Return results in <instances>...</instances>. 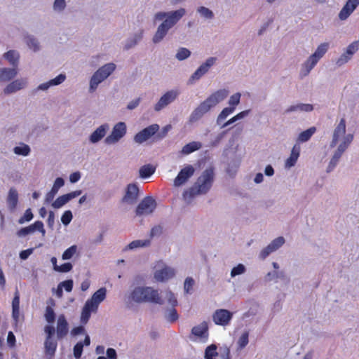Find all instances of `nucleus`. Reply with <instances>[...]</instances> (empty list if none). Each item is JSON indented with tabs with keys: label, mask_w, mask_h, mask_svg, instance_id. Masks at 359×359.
Masks as SVG:
<instances>
[{
	"label": "nucleus",
	"mask_w": 359,
	"mask_h": 359,
	"mask_svg": "<svg viewBox=\"0 0 359 359\" xmlns=\"http://www.w3.org/2000/svg\"><path fill=\"white\" fill-rule=\"evenodd\" d=\"M228 95L229 91L226 89H219L212 93L194 110L190 116V121H196L200 119L212 108L223 101Z\"/></svg>",
	"instance_id": "f257e3e1"
},
{
	"label": "nucleus",
	"mask_w": 359,
	"mask_h": 359,
	"mask_svg": "<svg viewBox=\"0 0 359 359\" xmlns=\"http://www.w3.org/2000/svg\"><path fill=\"white\" fill-rule=\"evenodd\" d=\"M107 297V289L101 287L95 292L90 299H88L81 311V323L83 325L86 324L91 316L92 313L97 311L99 305Z\"/></svg>",
	"instance_id": "f03ea898"
},
{
	"label": "nucleus",
	"mask_w": 359,
	"mask_h": 359,
	"mask_svg": "<svg viewBox=\"0 0 359 359\" xmlns=\"http://www.w3.org/2000/svg\"><path fill=\"white\" fill-rule=\"evenodd\" d=\"M130 298L137 303L163 304L158 291L151 287H136L130 293Z\"/></svg>",
	"instance_id": "7ed1b4c3"
},
{
	"label": "nucleus",
	"mask_w": 359,
	"mask_h": 359,
	"mask_svg": "<svg viewBox=\"0 0 359 359\" xmlns=\"http://www.w3.org/2000/svg\"><path fill=\"white\" fill-rule=\"evenodd\" d=\"M185 14V10L180 8L172 11L168 18L158 26L156 34L153 37V42L156 43L160 42L168 33L169 29L173 27L180 19Z\"/></svg>",
	"instance_id": "20e7f679"
},
{
	"label": "nucleus",
	"mask_w": 359,
	"mask_h": 359,
	"mask_svg": "<svg viewBox=\"0 0 359 359\" xmlns=\"http://www.w3.org/2000/svg\"><path fill=\"white\" fill-rule=\"evenodd\" d=\"M215 172L212 168L205 169L198 178L195 186L191 189L193 194H206L211 188L214 181Z\"/></svg>",
	"instance_id": "39448f33"
},
{
	"label": "nucleus",
	"mask_w": 359,
	"mask_h": 359,
	"mask_svg": "<svg viewBox=\"0 0 359 359\" xmlns=\"http://www.w3.org/2000/svg\"><path fill=\"white\" fill-rule=\"evenodd\" d=\"M329 47L327 43H323L319 45L313 54H312L304 62L302 67V75L306 76L311 70L316 66L319 60L326 53Z\"/></svg>",
	"instance_id": "423d86ee"
},
{
	"label": "nucleus",
	"mask_w": 359,
	"mask_h": 359,
	"mask_svg": "<svg viewBox=\"0 0 359 359\" xmlns=\"http://www.w3.org/2000/svg\"><path fill=\"white\" fill-rule=\"evenodd\" d=\"M116 65L114 63H107L99 68L92 76L90 81V89L94 91L97 86L107 79L115 70Z\"/></svg>",
	"instance_id": "0eeeda50"
},
{
	"label": "nucleus",
	"mask_w": 359,
	"mask_h": 359,
	"mask_svg": "<svg viewBox=\"0 0 359 359\" xmlns=\"http://www.w3.org/2000/svg\"><path fill=\"white\" fill-rule=\"evenodd\" d=\"M157 203L151 196L144 197L136 208L135 213L137 216L148 215L156 209Z\"/></svg>",
	"instance_id": "6e6552de"
},
{
	"label": "nucleus",
	"mask_w": 359,
	"mask_h": 359,
	"mask_svg": "<svg viewBox=\"0 0 359 359\" xmlns=\"http://www.w3.org/2000/svg\"><path fill=\"white\" fill-rule=\"evenodd\" d=\"M233 315V313L227 309H217L212 314V320L217 325L226 326L232 320Z\"/></svg>",
	"instance_id": "1a4fd4ad"
},
{
	"label": "nucleus",
	"mask_w": 359,
	"mask_h": 359,
	"mask_svg": "<svg viewBox=\"0 0 359 359\" xmlns=\"http://www.w3.org/2000/svg\"><path fill=\"white\" fill-rule=\"evenodd\" d=\"M126 133V125L124 122H118L113 129L111 133L105 139L108 144H114L118 142Z\"/></svg>",
	"instance_id": "9d476101"
},
{
	"label": "nucleus",
	"mask_w": 359,
	"mask_h": 359,
	"mask_svg": "<svg viewBox=\"0 0 359 359\" xmlns=\"http://www.w3.org/2000/svg\"><path fill=\"white\" fill-rule=\"evenodd\" d=\"M158 130L159 126L158 124L154 123L150 125L137 133L134 137V140L137 143L142 144L148 140L150 137H154Z\"/></svg>",
	"instance_id": "9b49d317"
},
{
	"label": "nucleus",
	"mask_w": 359,
	"mask_h": 359,
	"mask_svg": "<svg viewBox=\"0 0 359 359\" xmlns=\"http://www.w3.org/2000/svg\"><path fill=\"white\" fill-rule=\"evenodd\" d=\"M179 95V92L177 90H171L166 92L158 100V102L155 104L154 109L156 111H160L170 103L173 102Z\"/></svg>",
	"instance_id": "f8f14e48"
},
{
	"label": "nucleus",
	"mask_w": 359,
	"mask_h": 359,
	"mask_svg": "<svg viewBox=\"0 0 359 359\" xmlns=\"http://www.w3.org/2000/svg\"><path fill=\"white\" fill-rule=\"evenodd\" d=\"M194 173V168L192 165H189L182 168L174 180V184L180 187L184 184L189 177Z\"/></svg>",
	"instance_id": "ddd939ff"
},
{
	"label": "nucleus",
	"mask_w": 359,
	"mask_h": 359,
	"mask_svg": "<svg viewBox=\"0 0 359 359\" xmlns=\"http://www.w3.org/2000/svg\"><path fill=\"white\" fill-rule=\"evenodd\" d=\"M216 58L210 57L206 60L191 75L190 81L198 80L202 76H203L209 69L215 64Z\"/></svg>",
	"instance_id": "4468645a"
},
{
	"label": "nucleus",
	"mask_w": 359,
	"mask_h": 359,
	"mask_svg": "<svg viewBox=\"0 0 359 359\" xmlns=\"http://www.w3.org/2000/svg\"><path fill=\"white\" fill-rule=\"evenodd\" d=\"M139 189L135 184H130L127 187L126 192L122 201L128 204H133L137 201Z\"/></svg>",
	"instance_id": "2eb2a0df"
},
{
	"label": "nucleus",
	"mask_w": 359,
	"mask_h": 359,
	"mask_svg": "<svg viewBox=\"0 0 359 359\" xmlns=\"http://www.w3.org/2000/svg\"><path fill=\"white\" fill-rule=\"evenodd\" d=\"M191 334L196 338L207 340L209 336L208 325L207 322L203 321L199 325L193 327Z\"/></svg>",
	"instance_id": "dca6fc26"
},
{
	"label": "nucleus",
	"mask_w": 359,
	"mask_h": 359,
	"mask_svg": "<svg viewBox=\"0 0 359 359\" xmlns=\"http://www.w3.org/2000/svg\"><path fill=\"white\" fill-rule=\"evenodd\" d=\"M69 331L68 323L64 315H60L57 322V337L58 339L64 338Z\"/></svg>",
	"instance_id": "f3484780"
},
{
	"label": "nucleus",
	"mask_w": 359,
	"mask_h": 359,
	"mask_svg": "<svg viewBox=\"0 0 359 359\" xmlns=\"http://www.w3.org/2000/svg\"><path fill=\"white\" fill-rule=\"evenodd\" d=\"M346 133V121L344 118H341L339 124L334 128L333 133V137L330 143V147H334L338 143L341 136L345 135Z\"/></svg>",
	"instance_id": "a211bd4d"
},
{
	"label": "nucleus",
	"mask_w": 359,
	"mask_h": 359,
	"mask_svg": "<svg viewBox=\"0 0 359 359\" xmlns=\"http://www.w3.org/2000/svg\"><path fill=\"white\" fill-rule=\"evenodd\" d=\"M359 5V0H348L341 10L339 17L341 20H346Z\"/></svg>",
	"instance_id": "6ab92c4d"
},
{
	"label": "nucleus",
	"mask_w": 359,
	"mask_h": 359,
	"mask_svg": "<svg viewBox=\"0 0 359 359\" xmlns=\"http://www.w3.org/2000/svg\"><path fill=\"white\" fill-rule=\"evenodd\" d=\"M175 274V270L170 267H164L155 272L154 278L158 281H165L172 278Z\"/></svg>",
	"instance_id": "aec40b11"
},
{
	"label": "nucleus",
	"mask_w": 359,
	"mask_h": 359,
	"mask_svg": "<svg viewBox=\"0 0 359 359\" xmlns=\"http://www.w3.org/2000/svg\"><path fill=\"white\" fill-rule=\"evenodd\" d=\"M20 317V293L18 290H16L14 294V297L12 301V318L14 321L17 323L19 320Z\"/></svg>",
	"instance_id": "412c9836"
},
{
	"label": "nucleus",
	"mask_w": 359,
	"mask_h": 359,
	"mask_svg": "<svg viewBox=\"0 0 359 359\" xmlns=\"http://www.w3.org/2000/svg\"><path fill=\"white\" fill-rule=\"evenodd\" d=\"M27 83L26 79H16L10 83L4 89L6 94L15 93L20 89H22Z\"/></svg>",
	"instance_id": "4be33fe9"
},
{
	"label": "nucleus",
	"mask_w": 359,
	"mask_h": 359,
	"mask_svg": "<svg viewBox=\"0 0 359 359\" xmlns=\"http://www.w3.org/2000/svg\"><path fill=\"white\" fill-rule=\"evenodd\" d=\"M64 184H65V181L62 177L56 178L51 190L46 196V203H50L53 200L55 194L58 191V189L60 187H62L64 185Z\"/></svg>",
	"instance_id": "5701e85b"
},
{
	"label": "nucleus",
	"mask_w": 359,
	"mask_h": 359,
	"mask_svg": "<svg viewBox=\"0 0 359 359\" xmlns=\"http://www.w3.org/2000/svg\"><path fill=\"white\" fill-rule=\"evenodd\" d=\"M300 154V146L294 144L292 149L290 157L285 161V167L291 168L294 166L297 161Z\"/></svg>",
	"instance_id": "b1692460"
},
{
	"label": "nucleus",
	"mask_w": 359,
	"mask_h": 359,
	"mask_svg": "<svg viewBox=\"0 0 359 359\" xmlns=\"http://www.w3.org/2000/svg\"><path fill=\"white\" fill-rule=\"evenodd\" d=\"M18 194L15 189L11 188L7 197V204L11 210H14L18 205Z\"/></svg>",
	"instance_id": "393cba45"
},
{
	"label": "nucleus",
	"mask_w": 359,
	"mask_h": 359,
	"mask_svg": "<svg viewBox=\"0 0 359 359\" xmlns=\"http://www.w3.org/2000/svg\"><path fill=\"white\" fill-rule=\"evenodd\" d=\"M18 74L15 68H1L0 81H8L14 78Z\"/></svg>",
	"instance_id": "a878e982"
},
{
	"label": "nucleus",
	"mask_w": 359,
	"mask_h": 359,
	"mask_svg": "<svg viewBox=\"0 0 359 359\" xmlns=\"http://www.w3.org/2000/svg\"><path fill=\"white\" fill-rule=\"evenodd\" d=\"M107 128V125H102L98 127L90 136V141L92 143L99 142L105 135Z\"/></svg>",
	"instance_id": "bb28decb"
},
{
	"label": "nucleus",
	"mask_w": 359,
	"mask_h": 359,
	"mask_svg": "<svg viewBox=\"0 0 359 359\" xmlns=\"http://www.w3.org/2000/svg\"><path fill=\"white\" fill-rule=\"evenodd\" d=\"M50 306H47L45 312V318L48 323H54L55 320V313L51 306H55V301L50 298L48 302Z\"/></svg>",
	"instance_id": "cd10ccee"
},
{
	"label": "nucleus",
	"mask_w": 359,
	"mask_h": 359,
	"mask_svg": "<svg viewBox=\"0 0 359 359\" xmlns=\"http://www.w3.org/2000/svg\"><path fill=\"white\" fill-rule=\"evenodd\" d=\"M201 147V143L199 142H191L182 147V153L184 154H189Z\"/></svg>",
	"instance_id": "c85d7f7f"
},
{
	"label": "nucleus",
	"mask_w": 359,
	"mask_h": 359,
	"mask_svg": "<svg viewBox=\"0 0 359 359\" xmlns=\"http://www.w3.org/2000/svg\"><path fill=\"white\" fill-rule=\"evenodd\" d=\"M57 348V342L53 339H46L45 341V351L50 357L53 356Z\"/></svg>",
	"instance_id": "c756f323"
},
{
	"label": "nucleus",
	"mask_w": 359,
	"mask_h": 359,
	"mask_svg": "<svg viewBox=\"0 0 359 359\" xmlns=\"http://www.w3.org/2000/svg\"><path fill=\"white\" fill-rule=\"evenodd\" d=\"M151 245L150 239L146 240H135L130 243L126 247L127 249L133 250L137 248L148 247Z\"/></svg>",
	"instance_id": "7c9ffc66"
},
{
	"label": "nucleus",
	"mask_w": 359,
	"mask_h": 359,
	"mask_svg": "<svg viewBox=\"0 0 359 359\" xmlns=\"http://www.w3.org/2000/svg\"><path fill=\"white\" fill-rule=\"evenodd\" d=\"M156 168L150 164L144 165L140 168V176L142 178H147L152 175Z\"/></svg>",
	"instance_id": "2f4dec72"
},
{
	"label": "nucleus",
	"mask_w": 359,
	"mask_h": 359,
	"mask_svg": "<svg viewBox=\"0 0 359 359\" xmlns=\"http://www.w3.org/2000/svg\"><path fill=\"white\" fill-rule=\"evenodd\" d=\"M316 130V127H311L309 129L302 132L298 137V141L304 142L308 141Z\"/></svg>",
	"instance_id": "473e14b6"
},
{
	"label": "nucleus",
	"mask_w": 359,
	"mask_h": 359,
	"mask_svg": "<svg viewBox=\"0 0 359 359\" xmlns=\"http://www.w3.org/2000/svg\"><path fill=\"white\" fill-rule=\"evenodd\" d=\"M4 57L9 62V63L13 66H17L19 55L15 50H8L5 53Z\"/></svg>",
	"instance_id": "72a5a7b5"
},
{
	"label": "nucleus",
	"mask_w": 359,
	"mask_h": 359,
	"mask_svg": "<svg viewBox=\"0 0 359 359\" xmlns=\"http://www.w3.org/2000/svg\"><path fill=\"white\" fill-rule=\"evenodd\" d=\"M13 151L17 155L27 156L30 153V148L27 144L22 143L20 145L14 147Z\"/></svg>",
	"instance_id": "f704fd0d"
},
{
	"label": "nucleus",
	"mask_w": 359,
	"mask_h": 359,
	"mask_svg": "<svg viewBox=\"0 0 359 359\" xmlns=\"http://www.w3.org/2000/svg\"><path fill=\"white\" fill-rule=\"evenodd\" d=\"M217 347L215 344L208 346L205 351V359H212L218 355L217 351Z\"/></svg>",
	"instance_id": "c9c22d12"
},
{
	"label": "nucleus",
	"mask_w": 359,
	"mask_h": 359,
	"mask_svg": "<svg viewBox=\"0 0 359 359\" xmlns=\"http://www.w3.org/2000/svg\"><path fill=\"white\" fill-rule=\"evenodd\" d=\"M171 129L170 125H167L162 128L160 132H157V134L154 136V141H159L168 135V131Z\"/></svg>",
	"instance_id": "e433bc0d"
},
{
	"label": "nucleus",
	"mask_w": 359,
	"mask_h": 359,
	"mask_svg": "<svg viewBox=\"0 0 359 359\" xmlns=\"http://www.w3.org/2000/svg\"><path fill=\"white\" fill-rule=\"evenodd\" d=\"M359 49V38L358 40L352 42L346 48V53L349 55L351 57L354 55L355 53L358 51Z\"/></svg>",
	"instance_id": "4c0bfd02"
},
{
	"label": "nucleus",
	"mask_w": 359,
	"mask_h": 359,
	"mask_svg": "<svg viewBox=\"0 0 359 359\" xmlns=\"http://www.w3.org/2000/svg\"><path fill=\"white\" fill-rule=\"evenodd\" d=\"M77 247L76 245H72L69 248H67L62 254V258L64 260L71 259L74 254L76 252Z\"/></svg>",
	"instance_id": "58836bf2"
},
{
	"label": "nucleus",
	"mask_w": 359,
	"mask_h": 359,
	"mask_svg": "<svg viewBox=\"0 0 359 359\" xmlns=\"http://www.w3.org/2000/svg\"><path fill=\"white\" fill-rule=\"evenodd\" d=\"M191 55V52L186 48H180L177 54L176 57L179 60H183L189 57Z\"/></svg>",
	"instance_id": "ea45409f"
},
{
	"label": "nucleus",
	"mask_w": 359,
	"mask_h": 359,
	"mask_svg": "<svg viewBox=\"0 0 359 359\" xmlns=\"http://www.w3.org/2000/svg\"><path fill=\"white\" fill-rule=\"evenodd\" d=\"M234 107H225L222 109L217 117V122L224 120L229 115L233 112Z\"/></svg>",
	"instance_id": "a19ab883"
},
{
	"label": "nucleus",
	"mask_w": 359,
	"mask_h": 359,
	"mask_svg": "<svg viewBox=\"0 0 359 359\" xmlns=\"http://www.w3.org/2000/svg\"><path fill=\"white\" fill-rule=\"evenodd\" d=\"M248 337L249 334L248 332H245L241 334L238 340V345L239 348L242 349L248 345L249 341Z\"/></svg>",
	"instance_id": "79ce46f5"
},
{
	"label": "nucleus",
	"mask_w": 359,
	"mask_h": 359,
	"mask_svg": "<svg viewBox=\"0 0 359 359\" xmlns=\"http://www.w3.org/2000/svg\"><path fill=\"white\" fill-rule=\"evenodd\" d=\"M285 243V239L283 237L280 236L274 239L270 244V247L271 248L272 250L276 251L278 250L280 247H281Z\"/></svg>",
	"instance_id": "37998d69"
},
{
	"label": "nucleus",
	"mask_w": 359,
	"mask_h": 359,
	"mask_svg": "<svg viewBox=\"0 0 359 359\" xmlns=\"http://www.w3.org/2000/svg\"><path fill=\"white\" fill-rule=\"evenodd\" d=\"M67 198L65 196V195H62V196H59L53 203H52V206L54 208H61L62 206H63L65 204H66L67 203Z\"/></svg>",
	"instance_id": "c03bdc74"
},
{
	"label": "nucleus",
	"mask_w": 359,
	"mask_h": 359,
	"mask_svg": "<svg viewBox=\"0 0 359 359\" xmlns=\"http://www.w3.org/2000/svg\"><path fill=\"white\" fill-rule=\"evenodd\" d=\"M241 96V93H236L230 97L229 100L230 107H234L236 109V107L240 103Z\"/></svg>",
	"instance_id": "a18cd8bd"
},
{
	"label": "nucleus",
	"mask_w": 359,
	"mask_h": 359,
	"mask_svg": "<svg viewBox=\"0 0 359 359\" xmlns=\"http://www.w3.org/2000/svg\"><path fill=\"white\" fill-rule=\"evenodd\" d=\"M33 218V214L30 208H28L25 210L23 216H22L19 220V224H23L25 222H29Z\"/></svg>",
	"instance_id": "49530a36"
},
{
	"label": "nucleus",
	"mask_w": 359,
	"mask_h": 359,
	"mask_svg": "<svg viewBox=\"0 0 359 359\" xmlns=\"http://www.w3.org/2000/svg\"><path fill=\"white\" fill-rule=\"evenodd\" d=\"M245 271V267L243 264H239L236 266L233 267L231 271V276L234 277L236 276L243 273Z\"/></svg>",
	"instance_id": "de8ad7c7"
},
{
	"label": "nucleus",
	"mask_w": 359,
	"mask_h": 359,
	"mask_svg": "<svg viewBox=\"0 0 359 359\" xmlns=\"http://www.w3.org/2000/svg\"><path fill=\"white\" fill-rule=\"evenodd\" d=\"M198 12L205 18L211 19L213 17V13L204 6L199 7Z\"/></svg>",
	"instance_id": "09e8293b"
},
{
	"label": "nucleus",
	"mask_w": 359,
	"mask_h": 359,
	"mask_svg": "<svg viewBox=\"0 0 359 359\" xmlns=\"http://www.w3.org/2000/svg\"><path fill=\"white\" fill-rule=\"evenodd\" d=\"M72 219V213L70 210L65 211L62 217H61V221L63 224L67 225L70 223V222Z\"/></svg>",
	"instance_id": "8fccbe9b"
},
{
	"label": "nucleus",
	"mask_w": 359,
	"mask_h": 359,
	"mask_svg": "<svg viewBox=\"0 0 359 359\" xmlns=\"http://www.w3.org/2000/svg\"><path fill=\"white\" fill-rule=\"evenodd\" d=\"M194 285V279L190 277L187 278L184 281V291L187 293H189L192 290Z\"/></svg>",
	"instance_id": "3c124183"
},
{
	"label": "nucleus",
	"mask_w": 359,
	"mask_h": 359,
	"mask_svg": "<svg viewBox=\"0 0 359 359\" xmlns=\"http://www.w3.org/2000/svg\"><path fill=\"white\" fill-rule=\"evenodd\" d=\"M32 233H34L33 232V229L29 225L28 226L22 228L20 230H18L17 231V236L18 237H24V236H27L28 234Z\"/></svg>",
	"instance_id": "603ef678"
},
{
	"label": "nucleus",
	"mask_w": 359,
	"mask_h": 359,
	"mask_svg": "<svg viewBox=\"0 0 359 359\" xmlns=\"http://www.w3.org/2000/svg\"><path fill=\"white\" fill-rule=\"evenodd\" d=\"M83 344L82 342H78L74 347V355L78 359L81 357L83 352Z\"/></svg>",
	"instance_id": "864d4df0"
},
{
	"label": "nucleus",
	"mask_w": 359,
	"mask_h": 359,
	"mask_svg": "<svg viewBox=\"0 0 359 359\" xmlns=\"http://www.w3.org/2000/svg\"><path fill=\"white\" fill-rule=\"evenodd\" d=\"M31 227L33 229V232L38 230L39 231L41 232L43 235L45 234L46 231L43 228V224L41 221H36L34 223L30 225Z\"/></svg>",
	"instance_id": "5fc2aeb1"
},
{
	"label": "nucleus",
	"mask_w": 359,
	"mask_h": 359,
	"mask_svg": "<svg viewBox=\"0 0 359 359\" xmlns=\"http://www.w3.org/2000/svg\"><path fill=\"white\" fill-rule=\"evenodd\" d=\"M351 59V57L345 52L337 59L336 63L338 66H341L346 64Z\"/></svg>",
	"instance_id": "6e6d98bb"
},
{
	"label": "nucleus",
	"mask_w": 359,
	"mask_h": 359,
	"mask_svg": "<svg viewBox=\"0 0 359 359\" xmlns=\"http://www.w3.org/2000/svg\"><path fill=\"white\" fill-rule=\"evenodd\" d=\"M27 46L34 51L39 50V43L37 40L33 37H28L27 39Z\"/></svg>",
	"instance_id": "4d7b16f0"
},
{
	"label": "nucleus",
	"mask_w": 359,
	"mask_h": 359,
	"mask_svg": "<svg viewBox=\"0 0 359 359\" xmlns=\"http://www.w3.org/2000/svg\"><path fill=\"white\" fill-rule=\"evenodd\" d=\"M72 269V264L69 262L64 263L60 266H58L56 269V271L66 273L69 272Z\"/></svg>",
	"instance_id": "13d9d810"
},
{
	"label": "nucleus",
	"mask_w": 359,
	"mask_h": 359,
	"mask_svg": "<svg viewBox=\"0 0 359 359\" xmlns=\"http://www.w3.org/2000/svg\"><path fill=\"white\" fill-rule=\"evenodd\" d=\"M166 297L168 298V303L172 306L175 307L177 304V301L176 297H175V294L170 292L168 291L166 292Z\"/></svg>",
	"instance_id": "bf43d9fd"
},
{
	"label": "nucleus",
	"mask_w": 359,
	"mask_h": 359,
	"mask_svg": "<svg viewBox=\"0 0 359 359\" xmlns=\"http://www.w3.org/2000/svg\"><path fill=\"white\" fill-rule=\"evenodd\" d=\"M66 79L65 74H60L55 79L50 80V82L52 86H57L62 83Z\"/></svg>",
	"instance_id": "052dcab7"
},
{
	"label": "nucleus",
	"mask_w": 359,
	"mask_h": 359,
	"mask_svg": "<svg viewBox=\"0 0 359 359\" xmlns=\"http://www.w3.org/2000/svg\"><path fill=\"white\" fill-rule=\"evenodd\" d=\"M179 318L177 310L175 309H172L170 311L169 315L167 317V319L170 323L175 322Z\"/></svg>",
	"instance_id": "680f3d73"
},
{
	"label": "nucleus",
	"mask_w": 359,
	"mask_h": 359,
	"mask_svg": "<svg viewBox=\"0 0 359 359\" xmlns=\"http://www.w3.org/2000/svg\"><path fill=\"white\" fill-rule=\"evenodd\" d=\"M60 285L62 286L67 292H69L72 290L73 288V280H67L62 281L60 283Z\"/></svg>",
	"instance_id": "e2e57ef3"
},
{
	"label": "nucleus",
	"mask_w": 359,
	"mask_h": 359,
	"mask_svg": "<svg viewBox=\"0 0 359 359\" xmlns=\"http://www.w3.org/2000/svg\"><path fill=\"white\" fill-rule=\"evenodd\" d=\"M219 352L222 359H230V350L226 346L221 347Z\"/></svg>",
	"instance_id": "0e129e2a"
},
{
	"label": "nucleus",
	"mask_w": 359,
	"mask_h": 359,
	"mask_svg": "<svg viewBox=\"0 0 359 359\" xmlns=\"http://www.w3.org/2000/svg\"><path fill=\"white\" fill-rule=\"evenodd\" d=\"M274 252V250H272L271 248L269 245H268L265 248H264L261 252H260V257L262 259H265L267 257L271 252Z\"/></svg>",
	"instance_id": "69168bd1"
},
{
	"label": "nucleus",
	"mask_w": 359,
	"mask_h": 359,
	"mask_svg": "<svg viewBox=\"0 0 359 359\" xmlns=\"http://www.w3.org/2000/svg\"><path fill=\"white\" fill-rule=\"evenodd\" d=\"M65 0H55L54 2V9L62 11L65 7Z\"/></svg>",
	"instance_id": "338daca9"
},
{
	"label": "nucleus",
	"mask_w": 359,
	"mask_h": 359,
	"mask_svg": "<svg viewBox=\"0 0 359 359\" xmlns=\"http://www.w3.org/2000/svg\"><path fill=\"white\" fill-rule=\"evenodd\" d=\"M7 343L9 346L13 347L15 345V337L13 332L10 331L8 333Z\"/></svg>",
	"instance_id": "774afa93"
}]
</instances>
